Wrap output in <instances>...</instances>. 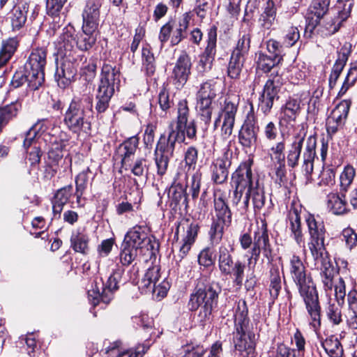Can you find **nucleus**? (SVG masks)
Here are the masks:
<instances>
[{"label": "nucleus", "mask_w": 357, "mask_h": 357, "mask_svg": "<svg viewBox=\"0 0 357 357\" xmlns=\"http://www.w3.org/2000/svg\"><path fill=\"white\" fill-rule=\"evenodd\" d=\"M305 222L309 234L307 245L313 259L314 268L320 271L325 290H331L334 267L325 246L324 223L320 218L312 214L307 215Z\"/></svg>", "instance_id": "f257e3e1"}, {"label": "nucleus", "mask_w": 357, "mask_h": 357, "mask_svg": "<svg viewBox=\"0 0 357 357\" xmlns=\"http://www.w3.org/2000/svg\"><path fill=\"white\" fill-rule=\"evenodd\" d=\"M289 271L294 282L298 287L309 317L310 326L314 332L321 327V306L318 293L310 277H307L305 267L299 257L293 255L289 262Z\"/></svg>", "instance_id": "f03ea898"}, {"label": "nucleus", "mask_w": 357, "mask_h": 357, "mask_svg": "<svg viewBox=\"0 0 357 357\" xmlns=\"http://www.w3.org/2000/svg\"><path fill=\"white\" fill-rule=\"evenodd\" d=\"M251 166L247 162L241 163L231 176L235 186L232 204L241 213H245L249 207L250 197L255 210H260L264 206L266 197L263 188L257 182L254 185Z\"/></svg>", "instance_id": "7ed1b4c3"}, {"label": "nucleus", "mask_w": 357, "mask_h": 357, "mask_svg": "<svg viewBox=\"0 0 357 357\" xmlns=\"http://www.w3.org/2000/svg\"><path fill=\"white\" fill-rule=\"evenodd\" d=\"M303 145L304 149L301 169L305 176H310L314 168L317 138L314 135H310L305 139V131L304 129L300 130L298 132L294 134L292 137L291 143L287 151V164L292 168L298 165Z\"/></svg>", "instance_id": "20e7f679"}, {"label": "nucleus", "mask_w": 357, "mask_h": 357, "mask_svg": "<svg viewBox=\"0 0 357 357\" xmlns=\"http://www.w3.org/2000/svg\"><path fill=\"white\" fill-rule=\"evenodd\" d=\"M44 66L45 50L36 49L29 56L24 68L15 72L10 82L11 86L18 88L28 82L31 90H38L45 80Z\"/></svg>", "instance_id": "39448f33"}, {"label": "nucleus", "mask_w": 357, "mask_h": 357, "mask_svg": "<svg viewBox=\"0 0 357 357\" xmlns=\"http://www.w3.org/2000/svg\"><path fill=\"white\" fill-rule=\"evenodd\" d=\"M221 287L219 284L212 282L204 287L197 286L194 292L191 294L188 302V307L191 311L200 309L199 317L201 321L208 319L213 309L218 304L219 294Z\"/></svg>", "instance_id": "423d86ee"}, {"label": "nucleus", "mask_w": 357, "mask_h": 357, "mask_svg": "<svg viewBox=\"0 0 357 357\" xmlns=\"http://www.w3.org/2000/svg\"><path fill=\"white\" fill-rule=\"evenodd\" d=\"M120 82V71L116 66L105 63L101 70L100 84L96 94V109L104 112L109 107L114 87Z\"/></svg>", "instance_id": "0eeeda50"}, {"label": "nucleus", "mask_w": 357, "mask_h": 357, "mask_svg": "<svg viewBox=\"0 0 357 357\" xmlns=\"http://www.w3.org/2000/svg\"><path fill=\"white\" fill-rule=\"evenodd\" d=\"M124 270L119 266L112 271L107 282L94 281L91 284V288L88 289V298L92 305L96 306L101 301L105 304H108L113 298L114 291L119 289Z\"/></svg>", "instance_id": "6e6552de"}, {"label": "nucleus", "mask_w": 357, "mask_h": 357, "mask_svg": "<svg viewBox=\"0 0 357 357\" xmlns=\"http://www.w3.org/2000/svg\"><path fill=\"white\" fill-rule=\"evenodd\" d=\"M241 246L243 250H247L252 244V239L250 234H244L240 237ZM261 250L264 255L269 259L271 255V248L269 242L267 224L264 220L257 223V229L254 231L253 246L251 250L250 259H254L256 263L259 258Z\"/></svg>", "instance_id": "1a4fd4ad"}, {"label": "nucleus", "mask_w": 357, "mask_h": 357, "mask_svg": "<svg viewBox=\"0 0 357 357\" xmlns=\"http://www.w3.org/2000/svg\"><path fill=\"white\" fill-rule=\"evenodd\" d=\"M97 40V33L82 30L74 36L69 31L63 33V43L60 49H63L64 57H73L75 48L82 52H87L93 47Z\"/></svg>", "instance_id": "9d476101"}, {"label": "nucleus", "mask_w": 357, "mask_h": 357, "mask_svg": "<svg viewBox=\"0 0 357 357\" xmlns=\"http://www.w3.org/2000/svg\"><path fill=\"white\" fill-rule=\"evenodd\" d=\"M216 83L211 79L202 83L197 92V108L201 120L206 126H208L211 120L212 102L216 97Z\"/></svg>", "instance_id": "9b49d317"}, {"label": "nucleus", "mask_w": 357, "mask_h": 357, "mask_svg": "<svg viewBox=\"0 0 357 357\" xmlns=\"http://www.w3.org/2000/svg\"><path fill=\"white\" fill-rule=\"evenodd\" d=\"M238 105V98L236 96L227 97L221 107L219 116L214 122L215 129L222 120L221 133L224 138H228L232 133Z\"/></svg>", "instance_id": "f8f14e48"}, {"label": "nucleus", "mask_w": 357, "mask_h": 357, "mask_svg": "<svg viewBox=\"0 0 357 357\" xmlns=\"http://www.w3.org/2000/svg\"><path fill=\"white\" fill-rule=\"evenodd\" d=\"M84 109L79 98H74L65 114L64 121L68 127L75 132L90 130V123L85 121Z\"/></svg>", "instance_id": "ddd939ff"}, {"label": "nucleus", "mask_w": 357, "mask_h": 357, "mask_svg": "<svg viewBox=\"0 0 357 357\" xmlns=\"http://www.w3.org/2000/svg\"><path fill=\"white\" fill-rule=\"evenodd\" d=\"M207 45L204 53L199 56V60L196 66V71L199 76L208 72L212 67V63L216 53L217 27L211 26L207 32Z\"/></svg>", "instance_id": "4468645a"}, {"label": "nucleus", "mask_w": 357, "mask_h": 357, "mask_svg": "<svg viewBox=\"0 0 357 357\" xmlns=\"http://www.w3.org/2000/svg\"><path fill=\"white\" fill-rule=\"evenodd\" d=\"M281 84V77L278 75V72H276L275 75H274V72L272 73L259 97V107L263 113L268 114L273 107L274 100L278 99V92Z\"/></svg>", "instance_id": "2eb2a0df"}, {"label": "nucleus", "mask_w": 357, "mask_h": 357, "mask_svg": "<svg viewBox=\"0 0 357 357\" xmlns=\"http://www.w3.org/2000/svg\"><path fill=\"white\" fill-rule=\"evenodd\" d=\"M176 144L164 135H161L155 150V162L158 174L164 175L167 169L169 158L173 156Z\"/></svg>", "instance_id": "dca6fc26"}, {"label": "nucleus", "mask_w": 357, "mask_h": 357, "mask_svg": "<svg viewBox=\"0 0 357 357\" xmlns=\"http://www.w3.org/2000/svg\"><path fill=\"white\" fill-rule=\"evenodd\" d=\"M233 152L229 148L226 147L222 150L220 156L215 159L210 167L211 174V180L216 184L224 183L229 175V168L231 165Z\"/></svg>", "instance_id": "f3484780"}, {"label": "nucleus", "mask_w": 357, "mask_h": 357, "mask_svg": "<svg viewBox=\"0 0 357 357\" xmlns=\"http://www.w3.org/2000/svg\"><path fill=\"white\" fill-rule=\"evenodd\" d=\"M123 243L137 250H150L153 248L151 239L142 226H135L126 234Z\"/></svg>", "instance_id": "a211bd4d"}, {"label": "nucleus", "mask_w": 357, "mask_h": 357, "mask_svg": "<svg viewBox=\"0 0 357 357\" xmlns=\"http://www.w3.org/2000/svg\"><path fill=\"white\" fill-rule=\"evenodd\" d=\"M160 268L158 266H153L149 268L141 282V287L151 291L158 297L164 298L170 288L169 282L163 280L157 284L160 278Z\"/></svg>", "instance_id": "6ab92c4d"}, {"label": "nucleus", "mask_w": 357, "mask_h": 357, "mask_svg": "<svg viewBox=\"0 0 357 357\" xmlns=\"http://www.w3.org/2000/svg\"><path fill=\"white\" fill-rule=\"evenodd\" d=\"M191 59L185 52L182 53L175 63L172 78L176 86L182 87L187 82L191 70Z\"/></svg>", "instance_id": "aec40b11"}, {"label": "nucleus", "mask_w": 357, "mask_h": 357, "mask_svg": "<svg viewBox=\"0 0 357 357\" xmlns=\"http://www.w3.org/2000/svg\"><path fill=\"white\" fill-rule=\"evenodd\" d=\"M330 0H314L308 8L306 28L311 31L328 11Z\"/></svg>", "instance_id": "412c9836"}, {"label": "nucleus", "mask_w": 357, "mask_h": 357, "mask_svg": "<svg viewBox=\"0 0 357 357\" xmlns=\"http://www.w3.org/2000/svg\"><path fill=\"white\" fill-rule=\"evenodd\" d=\"M235 348L242 357H255V335L252 332L235 334Z\"/></svg>", "instance_id": "4be33fe9"}, {"label": "nucleus", "mask_w": 357, "mask_h": 357, "mask_svg": "<svg viewBox=\"0 0 357 357\" xmlns=\"http://www.w3.org/2000/svg\"><path fill=\"white\" fill-rule=\"evenodd\" d=\"M351 45L346 43L337 52V58L332 68L331 75L329 76V86L333 89L335 86L337 79L341 75L348 58L351 53Z\"/></svg>", "instance_id": "5701e85b"}, {"label": "nucleus", "mask_w": 357, "mask_h": 357, "mask_svg": "<svg viewBox=\"0 0 357 357\" xmlns=\"http://www.w3.org/2000/svg\"><path fill=\"white\" fill-rule=\"evenodd\" d=\"M257 130L254 116H248L239 132V142L246 148L254 146L257 141Z\"/></svg>", "instance_id": "b1692460"}, {"label": "nucleus", "mask_w": 357, "mask_h": 357, "mask_svg": "<svg viewBox=\"0 0 357 357\" xmlns=\"http://www.w3.org/2000/svg\"><path fill=\"white\" fill-rule=\"evenodd\" d=\"M66 0H46V10L47 17L46 22L50 24L47 31L50 34H54L61 24V18L59 12Z\"/></svg>", "instance_id": "393cba45"}, {"label": "nucleus", "mask_w": 357, "mask_h": 357, "mask_svg": "<svg viewBox=\"0 0 357 357\" xmlns=\"http://www.w3.org/2000/svg\"><path fill=\"white\" fill-rule=\"evenodd\" d=\"M198 230L199 226L197 224L192 222L187 225L185 235L181 242L178 254L174 256V259L177 264L187 256L197 236Z\"/></svg>", "instance_id": "a878e982"}, {"label": "nucleus", "mask_w": 357, "mask_h": 357, "mask_svg": "<svg viewBox=\"0 0 357 357\" xmlns=\"http://www.w3.org/2000/svg\"><path fill=\"white\" fill-rule=\"evenodd\" d=\"M248 312V310L245 301H239L234 314L235 334L251 332Z\"/></svg>", "instance_id": "bb28decb"}, {"label": "nucleus", "mask_w": 357, "mask_h": 357, "mask_svg": "<svg viewBox=\"0 0 357 357\" xmlns=\"http://www.w3.org/2000/svg\"><path fill=\"white\" fill-rule=\"evenodd\" d=\"M289 229L291 231L290 236L296 241V244L305 248L304 234L301 227V216L298 211L294 208L289 212Z\"/></svg>", "instance_id": "cd10ccee"}, {"label": "nucleus", "mask_w": 357, "mask_h": 357, "mask_svg": "<svg viewBox=\"0 0 357 357\" xmlns=\"http://www.w3.org/2000/svg\"><path fill=\"white\" fill-rule=\"evenodd\" d=\"M326 204L329 211L337 215H342L349 211L345 195L331 192L326 197Z\"/></svg>", "instance_id": "c85d7f7f"}, {"label": "nucleus", "mask_w": 357, "mask_h": 357, "mask_svg": "<svg viewBox=\"0 0 357 357\" xmlns=\"http://www.w3.org/2000/svg\"><path fill=\"white\" fill-rule=\"evenodd\" d=\"M28 9L29 4L24 0L20 1L13 7L10 17L13 29H20L24 25L26 21Z\"/></svg>", "instance_id": "c756f323"}, {"label": "nucleus", "mask_w": 357, "mask_h": 357, "mask_svg": "<svg viewBox=\"0 0 357 357\" xmlns=\"http://www.w3.org/2000/svg\"><path fill=\"white\" fill-rule=\"evenodd\" d=\"M70 248L76 252L86 254L89 251V238L79 229L73 231L70 236Z\"/></svg>", "instance_id": "7c9ffc66"}, {"label": "nucleus", "mask_w": 357, "mask_h": 357, "mask_svg": "<svg viewBox=\"0 0 357 357\" xmlns=\"http://www.w3.org/2000/svg\"><path fill=\"white\" fill-rule=\"evenodd\" d=\"M277 8L273 0H268L260 15L259 22L262 28L269 30L276 22Z\"/></svg>", "instance_id": "2f4dec72"}, {"label": "nucleus", "mask_w": 357, "mask_h": 357, "mask_svg": "<svg viewBox=\"0 0 357 357\" xmlns=\"http://www.w3.org/2000/svg\"><path fill=\"white\" fill-rule=\"evenodd\" d=\"M191 20L190 13L186 12L179 18L178 26L173 31L171 38V45L172 46L178 45L183 38L185 37L186 31L189 26V23Z\"/></svg>", "instance_id": "473e14b6"}, {"label": "nucleus", "mask_w": 357, "mask_h": 357, "mask_svg": "<svg viewBox=\"0 0 357 357\" xmlns=\"http://www.w3.org/2000/svg\"><path fill=\"white\" fill-rule=\"evenodd\" d=\"M71 188H61L55 193L52 200V211L55 218H59L63 206L68 202L70 195Z\"/></svg>", "instance_id": "72a5a7b5"}, {"label": "nucleus", "mask_w": 357, "mask_h": 357, "mask_svg": "<svg viewBox=\"0 0 357 357\" xmlns=\"http://www.w3.org/2000/svg\"><path fill=\"white\" fill-rule=\"evenodd\" d=\"M214 207L218 220L225 222L227 226H229L231 222V212L224 196L215 197Z\"/></svg>", "instance_id": "f704fd0d"}, {"label": "nucleus", "mask_w": 357, "mask_h": 357, "mask_svg": "<svg viewBox=\"0 0 357 357\" xmlns=\"http://www.w3.org/2000/svg\"><path fill=\"white\" fill-rule=\"evenodd\" d=\"M218 267L222 274L225 275L235 264L229 248L222 245L218 252Z\"/></svg>", "instance_id": "c9c22d12"}, {"label": "nucleus", "mask_w": 357, "mask_h": 357, "mask_svg": "<svg viewBox=\"0 0 357 357\" xmlns=\"http://www.w3.org/2000/svg\"><path fill=\"white\" fill-rule=\"evenodd\" d=\"M350 100H344L337 104L331 111L328 117L344 126L351 107Z\"/></svg>", "instance_id": "e433bc0d"}, {"label": "nucleus", "mask_w": 357, "mask_h": 357, "mask_svg": "<svg viewBox=\"0 0 357 357\" xmlns=\"http://www.w3.org/2000/svg\"><path fill=\"white\" fill-rule=\"evenodd\" d=\"M281 287L280 268L278 266L272 264L270 269L269 292L273 300H275L278 297Z\"/></svg>", "instance_id": "4c0bfd02"}, {"label": "nucleus", "mask_w": 357, "mask_h": 357, "mask_svg": "<svg viewBox=\"0 0 357 357\" xmlns=\"http://www.w3.org/2000/svg\"><path fill=\"white\" fill-rule=\"evenodd\" d=\"M321 345L330 357H342L343 349L337 337L331 336L323 341Z\"/></svg>", "instance_id": "58836bf2"}, {"label": "nucleus", "mask_w": 357, "mask_h": 357, "mask_svg": "<svg viewBox=\"0 0 357 357\" xmlns=\"http://www.w3.org/2000/svg\"><path fill=\"white\" fill-rule=\"evenodd\" d=\"M276 59V55L268 56L264 53L259 52L257 54V68L261 70L264 73H268L273 69L272 73L274 72V75H275L276 72H278L275 68L277 63Z\"/></svg>", "instance_id": "ea45409f"}, {"label": "nucleus", "mask_w": 357, "mask_h": 357, "mask_svg": "<svg viewBox=\"0 0 357 357\" xmlns=\"http://www.w3.org/2000/svg\"><path fill=\"white\" fill-rule=\"evenodd\" d=\"M267 149L268 153L273 162L284 160L285 142L283 139L277 140L270 146H264Z\"/></svg>", "instance_id": "a19ab883"}, {"label": "nucleus", "mask_w": 357, "mask_h": 357, "mask_svg": "<svg viewBox=\"0 0 357 357\" xmlns=\"http://www.w3.org/2000/svg\"><path fill=\"white\" fill-rule=\"evenodd\" d=\"M261 136L264 139V146H270L277 141L278 130L275 123L273 121L264 123L261 128Z\"/></svg>", "instance_id": "79ce46f5"}, {"label": "nucleus", "mask_w": 357, "mask_h": 357, "mask_svg": "<svg viewBox=\"0 0 357 357\" xmlns=\"http://www.w3.org/2000/svg\"><path fill=\"white\" fill-rule=\"evenodd\" d=\"M245 57L231 53L229 62L227 74L231 79L239 77Z\"/></svg>", "instance_id": "37998d69"}, {"label": "nucleus", "mask_w": 357, "mask_h": 357, "mask_svg": "<svg viewBox=\"0 0 357 357\" xmlns=\"http://www.w3.org/2000/svg\"><path fill=\"white\" fill-rule=\"evenodd\" d=\"M354 3V0H348L347 1L337 0L334 9V15L340 20V22H344L351 15Z\"/></svg>", "instance_id": "c03bdc74"}, {"label": "nucleus", "mask_w": 357, "mask_h": 357, "mask_svg": "<svg viewBox=\"0 0 357 357\" xmlns=\"http://www.w3.org/2000/svg\"><path fill=\"white\" fill-rule=\"evenodd\" d=\"M43 122L39 121L33 125L26 132L24 140L23 146L25 149L29 148L34 141H43L44 130H42Z\"/></svg>", "instance_id": "a18cd8bd"}, {"label": "nucleus", "mask_w": 357, "mask_h": 357, "mask_svg": "<svg viewBox=\"0 0 357 357\" xmlns=\"http://www.w3.org/2000/svg\"><path fill=\"white\" fill-rule=\"evenodd\" d=\"M356 176V170L353 166H345L340 176V191L347 192Z\"/></svg>", "instance_id": "49530a36"}, {"label": "nucleus", "mask_w": 357, "mask_h": 357, "mask_svg": "<svg viewBox=\"0 0 357 357\" xmlns=\"http://www.w3.org/2000/svg\"><path fill=\"white\" fill-rule=\"evenodd\" d=\"M17 43L14 38H10L3 43L0 51V68L11 57L17 48Z\"/></svg>", "instance_id": "de8ad7c7"}, {"label": "nucleus", "mask_w": 357, "mask_h": 357, "mask_svg": "<svg viewBox=\"0 0 357 357\" xmlns=\"http://www.w3.org/2000/svg\"><path fill=\"white\" fill-rule=\"evenodd\" d=\"M227 226L225 222L216 220H213L209 230L210 240L213 244H218L222 238L224 227Z\"/></svg>", "instance_id": "09e8293b"}, {"label": "nucleus", "mask_w": 357, "mask_h": 357, "mask_svg": "<svg viewBox=\"0 0 357 357\" xmlns=\"http://www.w3.org/2000/svg\"><path fill=\"white\" fill-rule=\"evenodd\" d=\"M107 357H142L140 352L132 350H121L119 344L114 342L112 345L106 349Z\"/></svg>", "instance_id": "8fccbe9b"}, {"label": "nucleus", "mask_w": 357, "mask_h": 357, "mask_svg": "<svg viewBox=\"0 0 357 357\" xmlns=\"http://www.w3.org/2000/svg\"><path fill=\"white\" fill-rule=\"evenodd\" d=\"M357 81V66H351L344 79L342 85L338 92V96H343L347 91L354 86Z\"/></svg>", "instance_id": "3c124183"}, {"label": "nucleus", "mask_w": 357, "mask_h": 357, "mask_svg": "<svg viewBox=\"0 0 357 357\" xmlns=\"http://www.w3.org/2000/svg\"><path fill=\"white\" fill-rule=\"evenodd\" d=\"M138 251L122 243L119 258L123 266H128L134 262L137 257Z\"/></svg>", "instance_id": "603ef678"}, {"label": "nucleus", "mask_w": 357, "mask_h": 357, "mask_svg": "<svg viewBox=\"0 0 357 357\" xmlns=\"http://www.w3.org/2000/svg\"><path fill=\"white\" fill-rule=\"evenodd\" d=\"M251 36L249 33L244 32L237 41V44L232 53L245 57L250 47Z\"/></svg>", "instance_id": "864d4df0"}, {"label": "nucleus", "mask_w": 357, "mask_h": 357, "mask_svg": "<svg viewBox=\"0 0 357 357\" xmlns=\"http://www.w3.org/2000/svg\"><path fill=\"white\" fill-rule=\"evenodd\" d=\"M66 64L63 63L61 66L60 69L57 68L55 77L58 82V85L60 87L65 88L67 85L69 84L70 79L74 76V72L72 69L69 68H65Z\"/></svg>", "instance_id": "5fc2aeb1"}, {"label": "nucleus", "mask_w": 357, "mask_h": 357, "mask_svg": "<svg viewBox=\"0 0 357 357\" xmlns=\"http://www.w3.org/2000/svg\"><path fill=\"white\" fill-rule=\"evenodd\" d=\"M245 265L240 260L235 261V264L231 267V270L225 275L234 277V282L236 284L241 286L244 279V271Z\"/></svg>", "instance_id": "6e6d98bb"}, {"label": "nucleus", "mask_w": 357, "mask_h": 357, "mask_svg": "<svg viewBox=\"0 0 357 357\" xmlns=\"http://www.w3.org/2000/svg\"><path fill=\"white\" fill-rule=\"evenodd\" d=\"M186 126L172 122L169 126L168 138L176 144L185 140V128Z\"/></svg>", "instance_id": "4d7b16f0"}, {"label": "nucleus", "mask_w": 357, "mask_h": 357, "mask_svg": "<svg viewBox=\"0 0 357 357\" xmlns=\"http://www.w3.org/2000/svg\"><path fill=\"white\" fill-rule=\"evenodd\" d=\"M91 171L89 168L83 170L76 177V196L79 201L87 187Z\"/></svg>", "instance_id": "13d9d810"}, {"label": "nucleus", "mask_w": 357, "mask_h": 357, "mask_svg": "<svg viewBox=\"0 0 357 357\" xmlns=\"http://www.w3.org/2000/svg\"><path fill=\"white\" fill-rule=\"evenodd\" d=\"M142 63L146 74L148 75H152L155 69V58L150 49L147 47L142 48Z\"/></svg>", "instance_id": "bf43d9fd"}, {"label": "nucleus", "mask_w": 357, "mask_h": 357, "mask_svg": "<svg viewBox=\"0 0 357 357\" xmlns=\"http://www.w3.org/2000/svg\"><path fill=\"white\" fill-rule=\"evenodd\" d=\"M300 101L296 99H289L285 104L282 112L284 117L289 121L295 120L300 111Z\"/></svg>", "instance_id": "052dcab7"}, {"label": "nucleus", "mask_w": 357, "mask_h": 357, "mask_svg": "<svg viewBox=\"0 0 357 357\" xmlns=\"http://www.w3.org/2000/svg\"><path fill=\"white\" fill-rule=\"evenodd\" d=\"M139 144V139L137 137H130L128 139L125 141L121 147L124 150L123 154V162H126L127 159L132 155H134L136 151L137 147Z\"/></svg>", "instance_id": "680f3d73"}, {"label": "nucleus", "mask_w": 357, "mask_h": 357, "mask_svg": "<svg viewBox=\"0 0 357 357\" xmlns=\"http://www.w3.org/2000/svg\"><path fill=\"white\" fill-rule=\"evenodd\" d=\"M16 105H10L0 109V132L8 121L17 114Z\"/></svg>", "instance_id": "e2e57ef3"}, {"label": "nucleus", "mask_w": 357, "mask_h": 357, "mask_svg": "<svg viewBox=\"0 0 357 357\" xmlns=\"http://www.w3.org/2000/svg\"><path fill=\"white\" fill-rule=\"evenodd\" d=\"M342 23V22H340V20L333 15V17H331L330 19H327L326 21H324L323 30L321 31L323 34L326 36L334 34L338 31Z\"/></svg>", "instance_id": "0e129e2a"}, {"label": "nucleus", "mask_w": 357, "mask_h": 357, "mask_svg": "<svg viewBox=\"0 0 357 357\" xmlns=\"http://www.w3.org/2000/svg\"><path fill=\"white\" fill-rule=\"evenodd\" d=\"M335 171L330 168H323V170L319 174V181L318 185L319 186H331L335 183Z\"/></svg>", "instance_id": "69168bd1"}, {"label": "nucleus", "mask_w": 357, "mask_h": 357, "mask_svg": "<svg viewBox=\"0 0 357 357\" xmlns=\"http://www.w3.org/2000/svg\"><path fill=\"white\" fill-rule=\"evenodd\" d=\"M300 38V32L296 26H290L284 32L283 43L287 47H292Z\"/></svg>", "instance_id": "338daca9"}, {"label": "nucleus", "mask_w": 357, "mask_h": 357, "mask_svg": "<svg viewBox=\"0 0 357 357\" xmlns=\"http://www.w3.org/2000/svg\"><path fill=\"white\" fill-rule=\"evenodd\" d=\"M177 113V120L175 123L186 126V123H188L189 116V109L188 106V102L186 100H182L179 101L178 104Z\"/></svg>", "instance_id": "774afa93"}]
</instances>
